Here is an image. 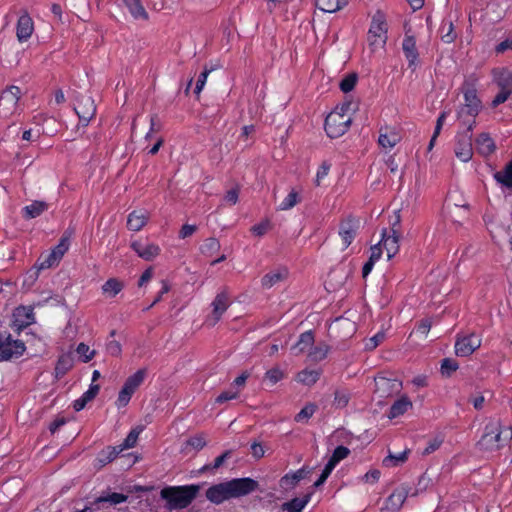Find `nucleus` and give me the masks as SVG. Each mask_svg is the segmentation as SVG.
<instances>
[{
    "label": "nucleus",
    "mask_w": 512,
    "mask_h": 512,
    "mask_svg": "<svg viewBox=\"0 0 512 512\" xmlns=\"http://www.w3.org/2000/svg\"><path fill=\"white\" fill-rule=\"evenodd\" d=\"M100 390V386L98 384H91L89 389L82 394V396L76 399L73 403V408L75 411H81L85 408L88 402L96 397Z\"/></svg>",
    "instance_id": "obj_32"
},
{
    "label": "nucleus",
    "mask_w": 512,
    "mask_h": 512,
    "mask_svg": "<svg viewBox=\"0 0 512 512\" xmlns=\"http://www.w3.org/2000/svg\"><path fill=\"white\" fill-rule=\"evenodd\" d=\"M401 140V135L396 127L383 126L379 129L378 144L383 148H393Z\"/></svg>",
    "instance_id": "obj_18"
},
{
    "label": "nucleus",
    "mask_w": 512,
    "mask_h": 512,
    "mask_svg": "<svg viewBox=\"0 0 512 512\" xmlns=\"http://www.w3.org/2000/svg\"><path fill=\"white\" fill-rule=\"evenodd\" d=\"M125 7L135 19H148V13L142 5L141 0H124Z\"/></svg>",
    "instance_id": "obj_33"
},
{
    "label": "nucleus",
    "mask_w": 512,
    "mask_h": 512,
    "mask_svg": "<svg viewBox=\"0 0 512 512\" xmlns=\"http://www.w3.org/2000/svg\"><path fill=\"white\" fill-rule=\"evenodd\" d=\"M350 401V392L346 389H337L334 392L333 405L336 408H345Z\"/></svg>",
    "instance_id": "obj_48"
},
{
    "label": "nucleus",
    "mask_w": 512,
    "mask_h": 512,
    "mask_svg": "<svg viewBox=\"0 0 512 512\" xmlns=\"http://www.w3.org/2000/svg\"><path fill=\"white\" fill-rule=\"evenodd\" d=\"M34 32V21L29 13L24 10L19 16L16 25V36L20 43L26 42Z\"/></svg>",
    "instance_id": "obj_16"
},
{
    "label": "nucleus",
    "mask_w": 512,
    "mask_h": 512,
    "mask_svg": "<svg viewBox=\"0 0 512 512\" xmlns=\"http://www.w3.org/2000/svg\"><path fill=\"white\" fill-rule=\"evenodd\" d=\"M115 335L116 330H112L106 341V352L113 357H119L122 353V346L119 341L114 339Z\"/></svg>",
    "instance_id": "obj_44"
},
{
    "label": "nucleus",
    "mask_w": 512,
    "mask_h": 512,
    "mask_svg": "<svg viewBox=\"0 0 512 512\" xmlns=\"http://www.w3.org/2000/svg\"><path fill=\"white\" fill-rule=\"evenodd\" d=\"M139 434L140 431L132 429L124 439L123 443L118 447L119 450L122 452L125 449L133 448L136 445Z\"/></svg>",
    "instance_id": "obj_58"
},
{
    "label": "nucleus",
    "mask_w": 512,
    "mask_h": 512,
    "mask_svg": "<svg viewBox=\"0 0 512 512\" xmlns=\"http://www.w3.org/2000/svg\"><path fill=\"white\" fill-rule=\"evenodd\" d=\"M349 454H350V450H349L347 447H345V446H343V445H339V446H337V447L334 449V451H333V453H332L331 457H330V458H329V460H328V463H329L330 465H332V466L336 467V466H337V464H338L341 460H343V459H345L346 457H348V455H349Z\"/></svg>",
    "instance_id": "obj_51"
},
{
    "label": "nucleus",
    "mask_w": 512,
    "mask_h": 512,
    "mask_svg": "<svg viewBox=\"0 0 512 512\" xmlns=\"http://www.w3.org/2000/svg\"><path fill=\"white\" fill-rule=\"evenodd\" d=\"M134 393L130 390H128L125 387H122L119 391L118 398L116 400V406L118 408H123L128 405V403L131 400V397Z\"/></svg>",
    "instance_id": "obj_60"
},
{
    "label": "nucleus",
    "mask_w": 512,
    "mask_h": 512,
    "mask_svg": "<svg viewBox=\"0 0 512 512\" xmlns=\"http://www.w3.org/2000/svg\"><path fill=\"white\" fill-rule=\"evenodd\" d=\"M347 0H316V6L326 13H334L347 5Z\"/></svg>",
    "instance_id": "obj_36"
},
{
    "label": "nucleus",
    "mask_w": 512,
    "mask_h": 512,
    "mask_svg": "<svg viewBox=\"0 0 512 512\" xmlns=\"http://www.w3.org/2000/svg\"><path fill=\"white\" fill-rule=\"evenodd\" d=\"M357 80H358V77L355 73L346 75L340 81V84H339L341 91L344 93H348V92L352 91L354 89V87L356 86Z\"/></svg>",
    "instance_id": "obj_54"
},
{
    "label": "nucleus",
    "mask_w": 512,
    "mask_h": 512,
    "mask_svg": "<svg viewBox=\"0 0 512 512\" xmlns=\"http://www.w3.org/2000/svg\"><path fill=\"white\" fill-rule=\"evenodd\" d=\"M481 343V337L475 333L457 336L455 342V353L460 357L470 356L474 351L480 348Z\"/></svg>",
    "instance_id": "obj_12"
},
{
    "label": "nucleus",
    "mask_w": 512,
    "mask_h": 512,
    "mask_svg": "<svg viewBox=\"0 0 512 512\" xmlns=\"http://www.w3.org/2000/svg\"><path fill=\"white\" fill-rule=\"evenodd\" d=\"M130 247L140 258L146 261L154 260L161 252L159 245L140 240L131 242Z\"/></svg>",
    "instance_id": "obj_15"
},
{
    "label": "nucleus",
    "mask_w": 512,
    "mask_h": 512,
    "mask_svg": "<svg viewBox=\"0 0 512 512\" xmlns=\"http://www.w3.org/2000/svg\"><path fill=\"white\" fill-rule=\"evenodd\" d=\"M74 233V230L73 229H66L64 231V233L62 234L58 244L53 247V249L57 252V253H60V255L63 257L65 255V253L69 250V247H70V239L72 237Z\"/></svg>",
    "instance_id": "obj_43"
},
{
    "label": "nucleus",
    "mask_w": 512,
    "mask_h": 512,
    "mask_svg": "<svg viewBox=\"0 0 512 512\" xmlns=\"http://www.w3.org/2000/svg\"><path fill=\"white\" fill-rule=\"evenodd\" d=\"M308 470L305 466L301 467L296 471L289 472L282 476L279 480V486L281 489L288 491L294 489L301 480H303L308 474Z\"/></svg>",
    "instance_id": "obj_20"
},
{
    "label": "nucleus",
    "mask_w": 512,
    "mask_h": 512,
    "mask_svg": "<svg viewBox=\"0 0 512 512\" xmlns=\"http://www.w3.org/2000/svg\"><path fill=\"white\" fill-rule=\"evenodd\" d=\"M317 405L315 403H307L296 415L294 420L298 423L307 422L317 411Z\"/></svg>",
    "instance_id": "obj_45"
},
{
    "label": "nucleus",
    "mask_w": 512,
    "mask_h": 512,
    "mask_svg": "<svg viewBox=\"0 0 512 512\" xmlns=\"http://www.w3.org/2000/svg\"><path fill=\"white\" fill-rule=\"evenodd\" d=\"M408 451H403L397 455L389 454L383 459V465L386 467H396L407 460Z\"/></svg>",
    "instance_id": "obj_50"
},
{
    "label": "nucleus",
    "mask_w": 512,
    "mask_h": 512,
    "mask_svg": "<svg viewBox=\"0 0 512 512\" xmlns=\"http://www.w3.org/2000/svg\"><path fill=\"white\" fill-rule=\"evenodd\" d=\"M402 50L408 61V67L413 70L418 64L419 53L416 47V39L412 35H405L402 42Z\"/></svg>",
    "instance_id": "obj_21"
},
{
    "label": "nucleus",
    "mask_w": 512,
    "mask_h": 512,
    "mask_svg": "<svg viewBox=\"0 0 512 512\" xmlns=\"http://www.w3.org/2000/svg\"><path fill=\"white\" fill-rule=\"evenodd\" d=\"M329 351V347L325 344L317 345L315 347L312 346V348L309 351V357L312 361H321L326 358Z\"/></svg>",
    "instance_id": "obj_53"
},
{
    "label": "nucleus",
    "mask_w": 512,
    "mask_h": 512,
    "mask_svg": "<svg viewBox=\"0 0 512 512\" xmlns=\"http://www.w3.org/2000/svg\"><path fill=\"white\" fill-rule=\"evenodd\" d=\"M311 499L310 494H306L302 498L295 497L282 505V509L287 512H302Z\"/></svg>",
    "instance_id": "obj_34"
},
{
    "label": "nucleus",
    "mask_w": 512,
    "mask_h": 512,
    "mask_svg": "<svg viewBox=\"0 0 512 512\" xmlns=\"http://www.w3.org/2000/svg\"><path fill=\"white\" fill-rule=\"evenodd\" d=\"M351 122V114H340L338 110H333L325 119L324 129L329 138H339L348 131Z\"/></svg>",
    "instance_id": "obj_5"
},
{
    "label": "nucleus",
    "mask_w": 512,
    "mask_h": 512,
    "mask_svg": "<svg viewBox=\"0 0 512 512\" xmlns=\"http://www.w3.org/2000/svg\"><path fill=\"white\" fill-rule=\"evenodd\" d=\"M512 439V428L503 426L499 420L492 419L484 427V433L478 442L481 449L496 451L503 448Z\"/></svg>",
    "instance_id": "obj_2"
},
{
    "label": "nucleus",
    "mask_w": 512,
    "mask_h": 512,
    "mask_svg": "<svg viewBox=\"0 0 512 512\" xmlns=\"http://www.w3.org/2000/svg\"><path fill=\"white\" fill-rule=\"evenodd\" d=\"M120 452L121 451L119 450V448L108 446L107 448L99 452V454L97 455L95 459V466L98 468L104 467L105 465L116 459Z\"/></svg>",
    "instance_id": "obj_31"
},
{
    "label": "nucleus",
    "mask_w": 512,
    "mask_h": 512,
    "mask_svg": "<svg viewBox=\"0 0 512 512\" xmlns=\"http://www.w3.org/2000/svg\"><path fill=\"white\" fill-rule=\"evenodd\" d=\"M284 378V373L277 367L269 369L265 373V379L270 382L271 385H275Z\"/></svg>",
    "instance_id": "obj_61"
},
{
    "label": "nucleus",
    "mask_w": 512,
    "mask_h": 512,
    "mask_svg": "<svg viewBox=\"0 0 512 512\" xmlns=\"http://www.w3.org/2000/svg\"><path fill=\"white\" fill-rule=\"evenodd\" d=\"M320 375L321 373L318 370L304 369L298 372L296 379L303 385L312 386L319 380Z\"/></svg>",
    "instance_id": "obj_39"
},
{
    "label": "nucleus",
    "mask_w": 512,
    "mask_h": 512,
    "mask_svg": "<svg viewBox=\"0 0 512 512\" xmlns=\"http://www.w3.org/2000/svg\"><path fill=\"white\" fill-rule=\"evenodd\" d=\"M74 111L79 117V122L87 126L91 119L96 115V105L92 96L80 94L76 97Z\"/></svg>",
    "instance_id": "obj_9"
},
{
    "label": "nucleus",
    "mask_w": 512,
    "mask_h": 512,
    "mask_svg": "<svg viewBox=\"0 0 512 512\" xmlns=\"http://www.w3.org/2000/svg\"><path fill=\"white\" fill-rule=\"evenodd\" d=\"M481 109L473 108L471 105H461L457 111V118L466 132H472L476 125V117Z\"/></svg>",
    "instance_id": "obj_17"
},
{
    "label": "nucleus",
    "mask_w": 512,
    "mask_h": 512,
    "mask_svg": "<svg viewBox=\"0 0 512 512\" xmlns=\"http://www.w3.org/2000/svg\"><path fill=\"white\" fill-rule=\"evenodd\" d=\"M375 382V394L382 399L392 397L403 388L402 381L397 378H388L384 375H378L374 379Z\"/></svg>",
    "instance_id": "obj_8"
},
{
    "label": "nucleus",
    "mask_w": 512,
    "mask_h": 512,
    "mask_svg": "<svg viewBox=\"0 0 512 512\" xmlns=\"http://www.w3.org/2000/svg\"><path fill=\"white\" fill-rule=\"evenodd\" d=\"M230 305L229 296L226 292H221L216 295L212 302L213 311V325L216 324L226 312Z\"/></svg>",
    "instance_id": "obj_22"
},
{
    "label": "nucleus",
    "mask_w": 512,
    "mask_h": 512,
    "mask_svg": "<svg viewBox=\"0 0 512 512\" xmlns=\"http://www.w3.org/2000/svg\"><path fill=\"white\" fill-rule=\"evenodd\" d=\"M62 256L60 255V253H57L53 248L51 249V251L47 254H42L38 261H37V266H38V269L39 270H45V269H49L51 267H54L56 265H58L60 263V261L62 260Z\"/></svg>",
    "instance_id": "obj_30"
},
{
    "label": "nucleus",
    "mask_w": 512,
    "mask_h": 512,
    "mask_svg": "<svg viewBox=\"0 0 512 512\" xmlns=\"http://www.w3.org/2000/svg\"><path fill=\"white\" fill-rule=\"evenodd\" d=\"M360 228V220L352 215L343 218L339 224L338 234L341 238L343 249H347L355 240Z\"/></svg>",
    "instance_id": "obj_11"
},
{
    "label": "nucleus",
    "mask_w": 512,
    "mask_h": 512,
    "mask_svg": "<svg viewBox=\"0 0 512 512\" xmlns=\"http://www.w3.org/2000/svg\"><path fill=\"white\" fill-rule=\"evenodd\" d=\"M259 484L250 477L234 478L210 486L205 493L206 498L213 504L219 505L232 498L247 496L258 488Z\"/></svg>",
    "instance_id": "obj_1"
},
{
    "label": "nucleus",
    "mask_w": 512,
    "mask_h": 512,
    "mask_svg": "<svg viewBox=\"0 0 512 512\" xmlns=\"http://www.w3.org/2000/svg\"><path fill=\"white\" fill-rule=\"evenodd\" d=\"M232 452L230 450H227L223 452L221 455L215 458L213 463L205 464L199 469L200 473H205L208 471H213L218 468H220L224 462L231 457Z\"/></svg>",
    "instance_id": "obj_46"
},
{
    "label": "nucleus",
    "mask_w": 512,
    "mask_h": 512,
    "mask_svg": "<svg viewBox=\"0 0 512 512\" xmlns=\"http://www.w3.org/2000/svg\"><path fill=\"white\" fill-rule=\"evenodd\" d=\"M21 96V90L17 86H10L0 95V117L8 118L14 114L17 109Z\"/></svg>",
    "instance_id": "obj_7"
},
{
    "label": "nucleus",
    "mask_w": 512,
    "mask_h": 512,
    "mask_svg": "<svg viewBox=\"0 0 512 512\" xmlns=\"http://www.w3.org/2000/svg\"><path fill=\"white\" fill-rule=\"evenodd\" d=\"M458 368L459 364L455 359L444 358L441 361V374L445 377H450Z\"/></svg>",
    "instance_id": "obj_52"
},
{
    "label": "nucleus",
    "mask_w": 512,
    "mask_h": 512,
    "mask_svg": "<svg viewBox=\"0 0 512 512\" xmlns=\"http://www.w3.org/2000/svg\"><path fill=\"white\" fill-rule=\"evenodd\" d=\"M25 351V345L20 340H13L9 335L6 339H0V361L10 360L21 356Z\"/></svg>",
    "instance_id": "obj_14"
},
{
    "label": "nucleus",
    "mask_w": 512,
    "mask_h": 512,
    "mask_svg": "<svg viewBox=\"0 0 512 512\" xmlns=\"http://www.w3.org/2000/svg\"><path fill=\"white\" fill-rule=\"evenodd\" d=\"M314 341V333L311 330L305 331L300 334L298 341L291 347V350L295 355H298L308 349H311Z\"/></svg>",
    "instance_id": "obj_26"
},
{
    "label": "nucleus",
    "mask_w": 512,
    "mask_h": 512,
    "mask_svg": "<svg viewBox=\"0 0 512 512\" xmlns=\"http://www.w3.org/2000/svg\"><path fill=\"white\" fill-rule=\"evenodd\" d=\"M495 180L507 189H512V159L503 170L494 174Z\"/></svg>",
    "instance_id": "obj_37"
},
{
    "label": "nucleus",
    "mask_w": 512,
    "mask_h": 512,
    "mask_svg": "<svg viewBox=\"0 0 512 512\" xmlns=\"http://www.w3.org/2000/svg\"><path fill=\"white\" fill-rule=\"evenodd\" d=\"M439 33L441 40L447 44L454 42V40L457 37V34L454 31V25L451 20L442 21L441 26L439 28Z\"/></svg>",
    "instance_id": "obj_38"
},
{
    "label": "nucleus",
    "mask_w": 512,
    "mask_h": 512,
    "mask_svg": "<svg viewBox=\"0 0 512 512\" xmlns=\"http://www.w3.org/2000/svg\"><path fill=\"white\" fill-rule=\"evenodd\" d=\"M148 213L143 210H134L127 218V228L130 231H140L148 222Z\"/></svg>",
    "instance_id": "obj_24"
},
{
    "label": "nucleus",
    "mask_w": 512,
    "mask_h": 512,
    "mask_svg": "<svg viewBox=\"0 0 512 512\" xmlns=\"http://www.w3.org/2000/svg\"><path fill=\"white\" fill-rule=\"evenodd\" d=\"M399 225L400 219L397 217L389 230L384 228L381 232V239L378 243H381L382 249H385L388 260L394 257L399 251L400 233L397 228Z\"/></svg>",
    "instance_id": "obj_6"
},
{
    "label": "nucleus",
    "mask_w": 512,
    "mask_h": 512,
    "mask_svg": "<svg viewBox=\"0 0 512 512\" xmlns=\"http://www.w3.org/2000/svg\"><path fill=\"white\" fill-rule=\"evenodd\" d=\"M455 139L454 152L456 157L462 162H468L473 156L472 132L458 133Z\"/></svg>",
    "instance_id": "obj_13"
},
{
    "label": "nucleus",
    "mask_w": 512,
    "mask_h": 512,
    "mask_svg": "<svg viewBox=\"0 0 512 512\" xmlns=\"http://www.w3.org/2000/svg\"><path fill=\"white\" fill-rule=\"evenodd\" d=\"M214 70L213 67L211 68H207L205 67L203 72L200 73V75L198 76V79H197V82H196V86H195V93L196 94H199L202 89L204 88L205 84H206V81H207V78H208V75Z\"/></svg>",
    "instance_id": "obj_62"
},
{
    "label": "nucleus",
    "mask_w": 512,
    "mask_h": 512,
    "mask_svg": "<svg viewBox=\"0 0 512 512\" xmlns=\"http://www.w3.org/2000/svg\"><path fill=\"white\" fill-rule=\"evenodd\" d=\"M76 352L84 363L89 362L96 354L95 350H91L90 347L83 342L78 344Z\"/></svg>",
    "instance_id": "obj_55"
},
{
    "label": "nucleus",
    "mask_w": 512,
    "mask_h": 512,
    "mask_svg": "<svg viewBox=\"0 0 512 512\" xmlns=\"http://www.w3.org/2000/svg\"><path fill=\"white\" fill-rule=\"evenodd\" d=\"M462 93L464 97L463 105H471L473 108H482V102L477 96L476 79H466L462 85Z\"/></svg>",
    "instance_id": "obj_19"
},
{
    "label": "nucleus",
    "mask_w": 512,
    "mask_h": 512,
    "mask_svg": "<svg viewBox=\"0 0 512 512\" xmlns=\"http://www.w3.org/2000/svg\"><path fill=\"white\" fill-rule=\"evenodd\" d=\"M412 408V402L408 396L402 395L398 398L390 407L388 412V417L390 419H395L399 416H402L409 409Z\"/></svg>",
    "instance_id": "obj_25"
},
{
    "label": "nucleus",
    "mask_w": 512,
    "mask_h": 512,
    "mask_svg": "<svg viewBox=\"0 0 512 512\" xmlns=\"http://www.w3.org/2000/svg\"><path fill=\"white\" fill-rule=\"evenodd\" d=\"M331 169V163L329 161H323L317 169L315 185L321 186L322 181L328 176Z\"/></svg>",
    "instance_id": "obj_59"
},
{
    "label": "nucleus",
    "mask_w": 512,
    "mask_h": 512,
    "mask_svg": "<svg viewBox=\"0 0 512 512\" xmlns=\"http://www.w3.org/2000/svg\"><path fill=\"white\" fill-rule=\"evenodd\" d=\"M124 289V282L118 278H109L102 286L101 292L109 298L116 297Z\"/></svg>",
    "instance_id": "obj_28"
},
{
    "label": "nucleus",
    "mask_w": 512,
    "mask_h": 512,
    "mask_svg": "<svg viewBox=\"0 0 512 512\" xmlns=\"http://www.w3.org/2000/svg\"><path fill=\"white\" fill-rule=\"evenodd\" d=\"M220 242L215 237L205 239L204 243L200 246V251L205 256H212L214 253L219 251Z\"/></svg>",
    "instance_id": "obj_47"
},
{
    "label": "nucleus",
    "mask_w": 512,
    "mask_h": 512,
    "mask_svg": "<svg viewBox=\"0 0 512 512\" xmlns=\"http://www.w3.org/2000/svg\"><path fill=\"white\" fill-rule=\"evenodd\" d=\"M493 81L501 90L512 92V72L507 68H496L492 71Z\"/></svg>",
    "instance_id": "obj_23"
},
{
    "label": "nucleus",
    "mask_w": 512,
    "mask_h": 512,
    "mask_svg": "<svg viewBox=\"0 0 512 512\" xmlns=\"http://www.w3.org/2000/svg\"><path fill=\"white\" fill-rule=\"evenodd\" d=\"M199 490L200 486L196 484L167 486L161 489L160 496L169 510L185 509L197 497Z\"/></svg>",
    "instance_id": "obj_3"
},
{
    "label": "nucleus",
    "mask_w": 512,
    "mask_h": 512,
    "mask_svg": "<svg viewBox=\"0 0 512 512\" xmlns=\"http://www.w3.org/2000/svg\"><path fill=\"white\" fill-rule=\"evenodd\" d=\"M128 499V496L123 493L111 492L105 496H100L97 501L98 502H110L112 504H120L125 502Z\"/></svg>",
    "instance_id": "obj_57"
},
{
    "label": "nucleus",
    "mask_w": 512,
    "mask_h": 512,
    "mask_svg": "<svg viewBox=\"0 0 512 512\" xmlns=\"http://www.w3.org/2000/svg\"><path fill=\"white\" fill-rule=\"evenodd\" d=\"M187 444L196 450H201L202 448H204L206 446L207 442L203 435H196V436L190 437L187 441Z\"/></svg>",
    "instance_id": "obj_64"
},
{
    "label": "nucleus",
    "mask_w": 512,
    "mask_h": 512,
    "mask_svg": "<svg viewBox=\"0 0 512 512\" xmlns=\"http://www.w3.org/2000/svg\"><path fill=\"white\" fill-rule=\"evenodd\" d=\"M444 442V435L438 434L435 437L429 439L427 446L423 450L424 455H429L438 450Z\"/></svg>",
    "instance_id": "obj_56"
},
{
    "label": "nucleus",
    "mask_w": 512,
    "mask_h": 512,
    "mask_svg": "<svg viewBox=\"0 0 512 512\" xmlns=\"http://www.w3.org/2000/svg\"><path fill=\"white\" fill-rule=\"evenodd\" d=\"M146 376V369H139L133 375L129 376L124 382L123 387L135 393L138 387L143 383Z\"/></svg>",
    "instance_id": "obj_40"
},
{
    "label": "nucleus",
    "mask_w": 512,
    "mask_h": 512,
    "mask_svg": "<svg viewBox=\"0 0 512 512\" xmlns=\"http://www.w3.org/2000/svg\"><path fill=\"white\" fill-rule=\"evenodd\" d=\"M287 273L285 271H273L265 274L261 279V284L264 288L270 289L275 284L281 282L286 278Z\"/></svg>",
    "instance_id": "obj_41"
},
{
    "label": "nucleus",
    "mask_w": 512,
    "mask_h": 512,
    "mask_svg": "<svg viewBox=\"0 0 512 512\" xmlns=\"http://www.w3.org/2000/svg\"><path fill=\"white\" fill-rule=\"evenodd\" d=\"M49 205L44 201L35 200L31 204L26 205L22 209L24 219H33L39 217L43 212L48 210Z\"/></svg>",
    "instance_id": "obj_27"
},
{
    "label": "nucleus",
    "mask_w": 512,
    "mask_h": 512,
    "mask_svg": "<svg viewBox=\"0 0 512 512\" xmlns=\"http://www.w3.org/2000/svg\"><path fill=\"white\" fill-rule=\"evenodd\" d=\"M388 24L385 14L377 10L372 16L367 34L368 45L372 51L383 48L388 39Z\"/></svg>",
    "instance_id": "obj_4"
},
{
    "label": "nucleus",
    "mask_w": 512,
    "mask_h": 512,
    "mask_svg": "<svg viewBox=\"0 0 512 512\" xmlns=\"http://www.w3.org/2000/svg\"><path fill=\"white\" fill-rule=\"evenodd\" d=\"M411 487L408 484H402L395 488L393 492L385 499L379 512H399L405 503Z\"/></svg>",
    "instance_id": "obj_10"
},
{
    "label": "nucleus",
    "mask_w": 512,
    "mask_h": 512,
    "mask_svg": "<svg viewBox=\"0 0 512 512\" xmlns=\"http://www.w3.org/2000/svg\"><path fill=\"white\" fill-rule=\"evenodd\" d=\"M301 197L298 191L292 189L288 195L281 201L278 209L281 211H286L292 209L298 203H300Z\"/></svg>",
    "instance_id": "obj_42"
},
{
    "label": "nucleus",
    "mask_w": 512,
    "mask_h": 512,
    "mask_svg": "<svg viewBox=\"0 0 512 512\" xmlns=\"http://www.w3.org/2000/svg\"><path fill=\"white\" fill-rule=\"evenodd\" d=\"M73 357L70 353L62 354L56 363L55 366V375L56 378H60L64 376L72 367H73Z\"/></svg>",
    "instance_id": "obj_35"
},
{
    "label": "nucleus",
    "mask_w": 512,
    "mask_h": 512,
    "mask_svg": "<svg viewBox=\"0 0 512 512\" xmlns=\"http://www.w3.org/2000/svg\"><path fill=\"white\" fill-rule=\"evenodd\" d=\"M271 228V224L268 220H264L258 224H255L251 228V232L256 236H263L265 235L268 230Z\"/></svg>",
    "instance_id": "obj_63"
},
{
    "label": "nucleus",
    "mask_w": 512,
    "mask_h": 512,
    "mask_svg": "<svg viewBox=\"0 0 512 512\" xmlns=\"http://www.w3.org/2000/svg\"><path fill=\"white\" fill-rule=\"evenodd\" d=\"M475 142L478 152L482 155H490L496 149L494 140L490 137L488 133L479 134Z\"/></svg>",
    "instance_id": "obj_29"
},
{
    "label": "nucleus",
    "mask_w": 512,
    "mask_h": 512,
    "mask_svg": "<svg viewBox=\"0 0 512 512\" xmlns=\"http://www.w3.org/2000/svg\"><path fill=\"white\" fill-rule=\"evenodd\" d=\"M449 112L443 111L439 114L437 120H436V126L433 132V135L430 139L429 145H428V151H431L435 145L437 137L440 135L442 127L444 125L445 119L448 116Z\"/></svg>",
    "instance_id": "obj_49"
}]
</instances>
